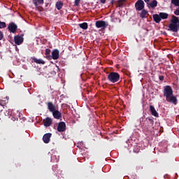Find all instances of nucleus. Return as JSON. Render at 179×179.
Returning <instances> with one entry per match:
<instances>
[{"instance_id":"f257e3e1","label":"nucleus","mask_w":179,"mask_h":179,"mask_svg":"<svg viewBox=\"0 0 179 179\" xmlns=\"http://www.w3.org/2000/svg\"><path fill=\"white\" fill-rule=\"evenodd\" d=\"M164 96L166 97V101L168 103H173L174 106H177L178 99L176 96L173 95V88L170 85H166L164 87Z\"/></svg>"},{"instance_id":"f03ea898","label":"nucleus","mask_w":179,"mask_h":179,"mask_svg":"<svg viewBox=\"0 0 179 179\" xmlns=\"http://www.w3.org/2000/svg\"><path fill=\"white\" fill-rule=\"evenodd\" d=\"M170 24H169L168 30L169 31H173V33H178L179 30V18L176 15H173L170 20Z\"/></svg>"},{"instance_id":"7ed1b4c3","label":"nucleus","mask_w":179,"mask_h":179,"mask_svg":"<svg viewBox=\"0 0 179 179\" xmlns=\"http://www.w3.org/2000/svg\"><path fill=\"white\" fill-rule=\"evenodd\" d=\"M120 76L117 72H110L108 75V80L111 83H117V82H120Z\"/></svg>"},{"instance_id":"20e7f679","label":"nucleus","mask_w":179,"mask_h":179,"mask_svg":"<svg viewBox=\"0 0 179 179\" xmlns=\"http://www.w3.org/2000/svg\"><path fill=\"white\" fill-rule=\"evenodd\" d=\"M135 8L136 10H143L145 9V2L143 0H138L135 3Z\"/></svg>"},{"instance_id":"39448f33","label":"nucleus","mask_w":179,"mask_h":179,"mask_svg":"<svg viewBox=\"0 0 179 179\" xmlns=\"http://www.w3.org/2000/svg\"><path fill=\"white\" fill-rule=\"evenodd\" d=\"M148 121L151 125H153V124H155V121L150 117L146 118L145 117H143L140 118V124L143 126H144L145 124H146V122H148Z\"/></svg>"},{"instance_id":"423d86ee","label":"nucleus","mask_w":179,"mask_h":179,"mask_svg":"<svg viewBox=\"0 0 179 179\" xmlns=\"http://www.w3.org/2000/svg\"><path fill=\"white\" fill-rule=\"evenodd\" d=\"M23 41H24V38H23V35H17L14 36V43L17 45H20V44H23Z\"/></svg>"},{"instance_id":"0eeeda50","label":"nucleus","mask_w":179,"mask_h":179,"mask_svg":"<svg viewBox=\"0 0 179 179\" xmlns=\"http://www.w3.org/2000/svg\"><path fill=\"white\" fill-rule=\"evenodd\" d=\"M95 26L97 27V29H103L104 30V29H106L108 24H106L105 21L99 20L96 22Z\"/></svg>"},{"instance_id":"6e6552de","label":"nucleus","mask_w":179,"mask_h":179,"mask_svg":"<svg viewBox=\"0 0 179 179\" xmlns=\"http://www.w3.org/2000/svg\"><path fill=\"white\" fill-rule=\"evenodd\" d=\"M8 29L10 33H16L17 31V25L15 22H10L8 26Z\"/></svg>"},{"instance_id":"1a4fd4ad","label":"nucleus","mask_w":179,"mask_h":179,"mask_svg":"<svg viewBox=\"0 0 179 179\" xmlns=\"http://www.w3.org/2000/svg\"><path fill=\"white\" fill-rule=\"evenodd\" d=\"M57 131L58 132H65V131H66V124H65V122H59Z\"/></svg>"},{"instance_id":"9d476101","label":"nucleus","mask_w":179,"mask_h":179,"mask_svg":"<svg viewBox=\"0 0 179 179\" xmlns=\"http://www.w3.org/2000/svg\"><path fill=\"white\" fill-rule=\"evenodd\" d=\"M32 2L34 3V5L36 6V10H40V8L38 6L39 5H43L44 3V0H32Z\"/></svg>"},{"instance_id":"9b49d317","label":"nucleus","mask_w":179,"mask_h":179,"mask_svg":"<svg viewBox=\"0 0 179 179\" xmlns=\"http://www.w3.org/2000/svg\"><path fill=\"white\" fill-rule=\"evenodd\" d=\"M52 134L51 133H47L43 135V141L44 143H50V141L51 139V136Z\"/></svg>"},{"instance_id":"f8f14e48","label":"nucleus","mask_w":179,"mask_h":179,"mask_svg":"<svg viewBox=\"0 0 179 179\" xmlns=\"http://www.w3.org/2000/svg\"><path fill=\"white\" fill-rule=\"evenodd\" d=\"M52 113V115H53L54 118H55L56 120H60V118L62 117V113H61V112H59V110H55V111H53Z\"/></svg>"},{"instance_id":"ddd939ff","label":"nucleus","mask_w":179,"mask_h":179,"mask_svg":"<svg viewBox=\"0 0 179 179\" xmlns=\"http://www.w3.org/2000/svg\"><path fill=\"white\" fill-rule=\"evenodd\" d=\"M52 59H58L59 58V50L55 49L52 52Z\"/></svg>"},{"instance_id":"4468645a","label":"nucleus","mask_w":179,"mask_h":179,"mask_svg":"<svg viewBox=\"0 0 179 179\" xmlns=\"http://www.w3.org/2000/svg\"><path fill=\"white\" fill-rule=\"evenodd\" d=\"M47 106H48V109L49 110V111H50V113H52L55 111V110H57L55 108V105H54L52 102H48Z\"/></svg>"},{"instance_id":"2eb2a0df","label":"nucleus","mask_w":179,"mask_h":179,"mask_svg":"<svg viewBox=\"0 0 179 179\" xmlns=\"http://www.w3.org/2000/svg\"><path fill=\"white\" fill-rule=\"evenodd\" d=\"M43 122L45 127H50L51 124H52V119L50 117H46L43 120Z\"/></svg>"},{"instance_id":"dca6fc26","label":"nucleus","mask_w":179,"mask_h":179,"mask_svg":"<svg viewBox=\"0 0 179 179\" xmlns=\"http://www.w3.org/2000/svg\"><path fill=\"white\" fill-rule=\"evenodd\" d=\"M147 6L148 8L155 9V8H156V6H157V1L156 0H153L150 3L148 2V3H147Z\"/></svg>"},{"instance_id":"f3484780","label":"nucleus","mask_w":179,"mask_h":179,"mask_svg":"<svg viewBox=\"0 0 179 179\" xmlns=\"http://www.w3.org/2000/svg\"><path fill=\"white\" fill-rule=\"evenodd\" d=\"M150 111L151 112L152 115L154 117H159V113L157 111H156V109L155 108V106H150Z\"/></svg>"},{"instance_id":"a211bd4d","label":"nucleus","mask_w":179,"mask_h":179,"mask_svg":"<svg viewBox=\"0 0 179 179\" xmlns=\"http://www.w3.org/2000/svg\"><path fill=\"white\" fill-rule=\"evenodd\" d=\"M152 18L154 20V22H155V23H159L160 22H162V19L160 18L159 14L153 15Z\"/></svg>"},{"instance_id":"6ab92c4d","label":"nucleus","mask_w":179,"mask_h":179,"mask_svg":"<svg viewBox=\"0 0 179 179\" xmlns=\"http://www.w3.org/2000/svg\"><path fill=\"white\" fill-rule=\"evenodd\" d=\"M147 15H149L148 14V10L143 9L140 13V17H141V19H146V17H148Z\"/></svg>"},{"instance_id":"aec40b11","label":"nucleus","mask_w":179,"mask_h":179,"mask_svg":"<svg viewBox=\"0 0 179 179\" xmlns=\"http://www.w3.org/2000/svg\"><path fill=\"white\" fill-rule=\"evenodd\" d=\"M32 59H33L34 62H35V64H42V65H44V64H45V62H44L41 59H37L36 57H33Z\"/></svg>"},{"instance_id":"412c9836","label":"nucleus","mask_w":179,"mask_h":179,"mask_svg":"<svg viewBox=\"0 0 179 179\" xmlns=\"http://www.w3.org/2000/svg\"><path fill=\"white\" fill-rule=\"evenodd\" d=\"M55 6L57 10H61L62 9V6H64V3H62L61 1H59L56 2Z\"/></svg>"},{"instance_id":"4be33fe9","label":"nucleus","mask_w":179,"mask_h":179,"mask_svg":"<svg viewBox=\"0 0 179 179\" xmlns=\"http://www.w3.org/2000/svg\"><path fill=\"white\" fill-rule=\"evenodd\" d=\"M159 17L161 18V20L162 19L164 20L169 18V14L166 13H159Z\"/></svg>"},{"instance_id":"5701e85b","label":"nucleus","mask_w":179,"mask_h":179,"mask_svg":"<svg viewBox=\"0 0 179 179\" xmlns=\"http://www.w3.org/2000/svg\"><path fill=\"white\" fill-rule=\"evenodd\" d=\"M78 26L80 27V29H83V30H87V28L89 27L87 22L79 24Z\"/></svg>"},{"instance_id":"b1692460","label":"nucleus","mask_w":179,"mask_h":179,"mask_svg":"<svg viewBox=\"0 0 179 179\" xmlns=\"http://www.w3.org/2000/svg\"><path fill=\"white\" fill-rule=\"evenodd\" d=\"M6 104H8V99H0V106H2V107H3L6 106Z\"/></svg>"},{"instance_id":"393cba45","label":"nucleus","mask_w":179,"mask_h":179,"mask_svg":"<svg viewBox=\"0 0 179 179\" xmlns=\"http://www.w3.org/2000/svg\"><path fill=\"white\" fill-rule=\"evenodd\" d=\"M171 2L174 6H179V0H171Z\"/></svg>"},{"instance_id":"a878e982","label":"nucleus","mask_w":179,"mask_h":179,"mask_svg":"<svg viewBox=\"0 0 179 179\" xmlns=\"http://www.w3.org/2000/svg\"><path fill=\"white\" fill-rule=\"evenodd\" d=\"M6 27V23L5 22L0 21V29H5Z\"/></svg>"},{"instance_id":"bb28decb","label":"nucleus","mask_w":179,"mask_h":179,"mask_svg":"<svg viewBox=\"0 0 179 179\" xmlns=\"http://www.w3.org/2000/svg\"><path fill=\"white\" fill-rule=\"evenodd\" d=\"M141 150L139 149V147L138 145L134 146V153H139V151Z\"/></svg>"},{"instance_id":"cd10ccee","label":"nucleus","mask_w":179,"mask_h":179,"mask_svg":"<svg viewBox=\"0 0 179 179\" xmlns=\"http://www.w3.org/2000/svg\"><path fill=\"white\" fill-rule=\"evenodd\" d=\"M50 54H51V50H50V49H46V50H45V55H46V57H49Z\"/></svg>"},{"instance_id":"c85d7f7f","label":"nucleus","mask_w":179,"mask_h":179,"mask_svg":"<svg viewBox=\"0 0 179 179\" xmlns=\"http://www.w3.org/2000/svg\"><path fill=\"white\" fill-rule=\"evenodd\" d=\"M79 3H80V0H75L74 1L75 6H79Z\"/></svg>"},{"instance_id":"c756f323","label":"nucleus","mask_w":179,"mask_h":179,"mask_svg":"<svg viewBox=\"0 0 179 179\" xmlns=\"http://www.w3.org/2000/svg\"><path fill=\"white\" fill-rule=\"evenodd\" d=\"M124 6V3L122 2H117V7L118 8H122Z\"/></svg>"},{"instance_id":"7c9ffc66","label":"nucleus","mask_w":179,"mask_h":179,"mask_svg":"<svg viewBox=\"0 0 179 179\" xmlns=\"http://www.w3.org/2000/svg\"><path fill=\"white\" fill-rule=\"evenodd\" d=\"M3 38V32L0 31V41Z\"/></svg>"},{"instance_id":"2f4dec72","label":"nucleus","mask_w":179,"mask_h":179,"mask_svg":"<svg viewBox=\"0 0 179 179\" xmlns=\"http://www.w3.org/2000/svg\"><path fill=\"white\" fill-rule=\"evenodd\" d=\"M174 14L176 15V16H179V10L177 9L174 11Z\"/></svg>"},{"instance_id":"473e14b6","label":"nucleus","mask_w":179,"mask_h":179,"mask_svg":"<svg viewBox=\"0 0 179 179\" xmlns=\"http://www.w3.org/2000/svg\"><path fill=\"white\" fill-rule=\"evenodd\" d=\"M159 80H161V81L164 80V76H159Z\"/></svg>"},{"instance_id":"72a5a7b5","label":"nucleus","mask_w":179,"mask_h":179,"mask_svg":"<svg viewBox=\"0 0 179 179\" xmlns=\"http://www.w3.org/2000/svg\"><path fill=\"white\" fill-rule=\"evenodd\" d=\"M101 3H106V0H100Z\"/></svg>"},{"instance_id":"f704fd0d","label":"nucleus","mask_w":179,"mask_h":179,"mask_svg":"<svg viewBox=\"0 0 179 179\" xmlns=\"http://www.w3.org/2000/svg\"><path fill=\"white\" fill-rule=\"evenodd\" d=\"M11 120H13V121H16V120H17V118H16V117H11Z\"/></svg>"},{"instance_id":"c9c22d12","label":"nucleus","mask_w":179,"mask_h":179,"mask_svg":"<svg viewBox=\"0 0 179 179\" xmlns=\"http://www.w3.org/2000/svg\"><path fill=\"white\" fill-rule=\"evenodd\" d=\"M144 1L145 2V3H149V2H150V0H144Z\"/></svg>"},{"instance_id":"e433bc0d","label":"nucleus","mask_w":179,"mask_h":179,"mask_svg":"<svg viewBox=\"0 0 179 179\" xmlns=\"http://www.w3.org/2000/svg\"><path fill=\"white\" fill-rule=\"evenodd\" d=\"M125 1H127V0H118L117 2H122H122H125Z\"/></svg>"}]
</instances>
